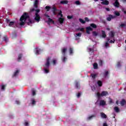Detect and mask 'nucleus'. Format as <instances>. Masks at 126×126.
<instances>
[{"label":"nucleus","mask_w":126,"mask_h":126,"mask_svg":"<svg viewBox=\"0 0 126 126\" xmlns=\"http://www.w3.org/2000/svg\"><path fill=\"white\" fill-rule=\"evenodd\" d=\"M20 25L21 26H23L25 25V23H27L28 25H30V24H32V21L31 19H30V17L28 13H24L21 18H20Z\"/></svg>","instance_id":"nucleus-1"},{"label":"nucleus","mask_w":126,"mask_h":126,"mask_svg":"<svg viewBox=\"0 0 126 126\" xmlns=\"http://www.w3.org/2000/svg\"><path fill=\"white\" fill-rule=\"evenodd\" d=\"M51 60V57H48L46 59V63L44 65V71L45 73H49V69H47L50 67V61Z\"/></svg>","instance_id":"nucleus-2"},{"label":"nucleus","mask_w":126,"mask_h":126,"mask_svg":"<svg viewBox=\"0 0 126 126\" xmlns=\"http://www.w3.org/2000/svg\"><path fill=\"white\" fill-rule=\"evenodd\" d=\"M6 23L8 24L9 27H12V26L14 25V23H15L14 21H10V20L7 19H6Z\"/></svg>","instance_id":"nucleus-3"},{"label":"nucleus","mask_w":126,"mask_h":126,"mask_svg":"<svg viewBox=\"0 0 126 126\" xmlns=\"http://www.w3.org/2000/svg\"><path fill=\"white\" fill-rule=\"evenodd\" d=\"M75 87L76 89H80V84L77 81H76L75 82Z\"/></svg>","instance_id":"nucleus-4"},{"label":"nucleus","mask_w":126,"mask_h":126,"mask_svg":"<svg viewBox=\"0 0 126 126\" xmlns=\"http://www.w3.org/2000/svg\"><path fill=\"white\" fill-rule=\"evenodd\" d=\"M113 5H114L115 7H119L120 6V3L118 0H115V2L113 3Z\"/></svg>","instance_id":"nucleus-5"},{"label":"nucleus","mask_w":126,"mask_h":126,"mask_svg":"<svg viewBox=\"0 0 126 126\" xmlns=\"http://www.w3.org/2000/svg\"><path fill=\"white\" fill-rule=\"evenodd\" d=\"M67 49L66 48H63L62 50V54L63 57H65V53H66V51Z\"/></svg>","instance_id":"nucleus-6"},{"label":"nucleus","mask_w":126,"mask_h":126,"mask_svg":"<svg viewBox=\"0 0 126 126\" xmlns=\"http://www.w3.org/2000/svg\"><path fill=\"white\" fill-rule=\"evenodd\" d=\"M120 104L121 106H124L126 104V101L125 99H122V100L120 101Z\"/></svg>","instance_id":"nucleus-7"},{"label":"nucleus","mask_w":126,"mask_h":126,"mask_svg":"<svg viewBox=\"0 0 126 126\" xmlns=\"http://www.w3.org/2000/svg\"><path fill=\"white\" fill-rule=\"evenodd\" d=\"M40 19H41V17H40V15H35V17L34 18V19L36 21H37V22H39V21H40Z\"/></svg>","instance_id":"nucleus-8"},{"label":"nucleus","mask_w":126,"mask_h":126,"mask_svg":"<svg viewBox=\"0 0 126 126\" xmlns=\"http://www.w3.org/2000/svg\"><path fill=\"white\" fill-rule=\"evenodd\" d=\"M109 35L110 38H114V37H115V32H114V31H111L109 33Z\"/></svg>","instance_id":"nucleus-9"},{"label":"nucleus","mask_w":126,"mask_h":126,"mask_svg":"<svg viewBox=\"0 0 126 126\" xmlns=\"http://www.w3.org/2000/svg\"><path fill=\"white\" fill-rule=\"evenodd\" d=\"M38 4H39V0H35L34 4V7H35V8H38Z\"/></svg>","instance_id":"nucleus-10"},{"label":"nucleus","mask_w":126,"mask_h":126,"mask_svg":"<svg viewBox=\"0 0 126 126\" xmlns=\"http://www.w3.org/2000/svg\"><path fill=\"white\" fill-rule=\"evenodd\" d=\"M60 11V10H58L57 9V8L54 7L53 8H52V11H53V14H54V15H56L57 14V12L56 11Z\"/></svg>","instance_id":"nucleus-11"},{"label":"nucleus","mask_w":126,"mask_h":126,"mask_svg":"<svg viewBox=\"0 0 126 126\" xmlns=\"http://www.w3.org/2000/svg\"><path fill=\"white\" fill-rule=\"evenodd\" d=\"M107 95H109V93L107 91H102L101 92V96H107Z\"/></svg>","instance_id":"nucleus-12"},{"label":"nucleus","mask_w":126,"mask_h":126,"mask_svg":"<svg viewBox=\"0 0 126 126\" xmlns=\"http://www.w3.org/2000/svg\"><path fill=\"white\" fill-rule=\"evenodd\" d=\"M101 4H103L104 5H109V1L107 0H105L101 2Z\"/></svg>","instance_id":"nucleus-13"},{"label":"nucleus","mask_w":126,"mask_h":126,"mask_svg":"<svg viewBox=\"0 0 126 126\" xmlns=\"http://www.w3.org/2000/svg\"><path fill=\"white\" fill-rule=\"evenodd\" d=\"M61 4H67L68 3V1L67 0H63L60 1Z\"/></svg>","instance_id":"nucleus-14"},{"label":"nucleus","mask_w":126,"mask_h":126,"mask_svg":"<svg viewBox=\"0 0 126 126\" xmlns=\"http://www.w3.org/2000/svg\"><path fill=\"white\" fill-rule=\"evenodd\" d=\"M101 33L102 38H106L107 37V35L106 34V32H105V31H101Z\"/></svg>","instance_id":"nucleus-15"},{"label":"nucleus","mask_w":126,"mask_h":126,"mask_svg":"<svg viewBox=\"0 0 126 126\" xmlns=\"http://www.w3.org/2000/svg\"><path fill=\"white\" fill-rule=\"evenodd\" d=\"M97 85H98L99 87H101L102 85H103V83L101 80H98L97 82Z\"/></svg>","instance_id":"nucleus-16"},{"label":"nucleus","mask_w":126,"mask_h":126,"mask_svg":"<svg viewBox=\"0 0 126 126\" xmlns=\"http://www.w3.org/2000/svg\"><path fill=\"white\" fill-rule=\"evenodd\" d=\"M101 117L102 119H107V115L105 113L101 112L100 113Z\"/></svg>","instance_id":"nucleus-17"},{"label":"nucleus","mask_w":126,"mask_h":126,"mask_svg":"<svg viewBox=\"0 0 126 126\" xmlns=\"http://www.w3.org/2000/svg\"><path fill=\"white\" fill-rule=\"evenodd\" d=\"M22 54H20L18 56V62H21V59L22 58Z\"/></svg>","instance_id":"nucleus-18"},{"label":"nucleus","mask_w":126,"mask_h":126,"mask_svg":"<svg viewBox=\"0 0 126 126\" xmlns=\"http://www.w3.org/2000/svg\"><path fill=\"white\" fill-rule=\"evenodd\" d=\"M58 20L60 24H63V21H64V19L63 18H59Z\"/></svg>","instance_id":"nucleus-19"},{"label":"nucleus","mask_w":126,"mask_h":126,"mask_svg":"<svg viewBox=\"0 0 126 126\" xmlns=\"http://www.w3.org/2000/svg\"><path fill=\"white\" fill-rule=\"evenodd\" d=\"M90 26L91 27H92V28H94V29H96V28H97V25H96V24L94 23L91 24Z\"/></svg>","instance_id":"nucleus-20"},{"label":"nucleus","mask_w":126,"mask_h":126,"mask_svg":"<svg viewBox=\"0 0 126 126\" xmlns=\"http://www.w3.org/2000/svg\"><path fill=\"white\" fill-rule=\"evenodd\" d=\"M100 106H105V105H106V102L103 100H100Z\"/></svg>","instance_id":"nucleus-21"},{"label":"nucleus","mask_w":126,"mask_h":126,"mask_svg":"<svg viewBox=\"0 0 126 126\" xmlns=\"http://www.w3.org/2000/svg\"><path fill=\"white\" fill-rule=\"evenodd\" d=\"M114 111L116 113H119V112H120V108H119V107L118 106H116L115 107H114Z\"/></svg>","instance_id":"nucleus-22"},{"label":"nucleus","mask_w":126,"mask_h":126,"mask_svg":"<svg viewBox=\"0 0 126 126\" xmlns=\"http://www.w3.org/2000/svg\"><path fill=\"white\" fill-rule=\"evenodd\" d=\"M3 41H4V42H5L6 43H7V42L8 41V38L7 37V36H6V35L4 36Z\"/></svg>","instance_id":"nucleus-23"},{"label":"nucleus","mask_w":126,"mask_h":126,"mask_svg":"<svg viewBox=\"0 0 126 126\" xmlns=\"http://www.w3.org/2000/svg\"><path fill=\"white\" fill-rule=\"evenodd\" d=\"M48 23H53V24H55V21H54V20H53V19H51L50 18H48Z\"/></svg>","instance_id":"nucleus-24"},{"label":"nucleus","mask_w":126,"mask_h":126,"mask_svg":"<svg viewBox=\"0 0 126 126\" xmlns=\"http://www.w3.org/2000/svg\"><path fill=\"white\" fill-rule=\"evenodd\" d=\"M31 102H32V105H36V101L35 100V99L34 98L31 99Z\"/></svg>","instance_id":"nucleus-25"},{"label":"nucleus","mask_w":126,"mask_h":126,"mask_svg":"<svg viewBox=\"0 0 126 126\" xmlns=\"http://www.w3.org/2000/svg\"><path fill=\"white\" fill-rule=\"evenodd\" d=\"M19 73V70H17L16 71L14 72V74L13 75V77H14V76H16V75H17Z\"/></svg>","instance_id":"nucleus-26"},{"label":"nucleus","mask_w":126,"mask_h":126,"mask_svg":"<svg viewBox=\"0 0 126 126\" xmlns=\"http://www.w3.org/2000/svg\"><path fill=\"white\" fill-rule=\"evenodd\" d=\"M88 51L91 54H93V53H94V49L92 48H88Z\"/></svg>","instance_id":"nucleus-27"},{"label":"nucleus","mask_w":126,"mask_h":126,"mask_svg":"<svg viewBox=\"0 0 126 126\" xmlns=\"http://www.w3.org/2000/svg\"><path fill=\"white\" fill-rule=\"evenodd\" d=\"M93 65L94 69H97V68H98V64H97V63H94Z\"/></svg>","instance_id":"nucleus-28"},{"label":"nucleus","mask_w":126,"mask_h":126,"mask_svg":"<svg viewBox=\"0 0 126 126\" xmlns=\"http://www.w3.org/2000/svg\"><path fill=\"white\" fill-rule=\"evenodd\" d=\"M86 30H88V31H93V29L91 27H88L86 28Z\"/></svg>","instance_id":"nucleus-29"},{"label":"nucleus","mask_w":126,"mask_h":126,"mask_svg":"<svg viewBox=\"0 0 126 126\" xmlns=\"http://www.w3.org/2000/svg\"><path fill=\"white\" fill-rule=\"evenodd\" d=\"M95 117H96V116H95V115H93L89 117L88 118V120H92L93 118H95Z\"/></svg>","instance_id":"nucleus-30"},{"label":"nucleus","mask_w":126,"mask_h":126,"mask_svg":"<svg viewBox=\"0 0 126 126\" xmlns=\"http://www.w3.org/2000/svg\"><path fill=\"white\" fill-rule=\"evenodd\" d=\"M98 64L99 66H102L103 65V61L99 60L98 62Z\"/></svg>","instance_id":"nucleus-31"},{"label":"nucleus","mask_w":126,"mask_h":126,"mask_svg":"<svg viewBox=\"0 0 126 126\" xmlns=\"http://www.w3.org/2000/svg\"><path fill=\"white\" fill-rule=\"evenodd\" d=\"M91 75L93 79H95V78H96V77L97 76V75L96 74H91Z\"/></svg>","instance_id":"nucleus-32"},{"label":"nucleus","mask_w":126,"mask_h":126,"mask_svg":"<svg viewBox=\"0 0 126 126\" xmlns=\"http://www.w3.org/2000/svg\"><path fill=\"white\" fill-rule=\"evenodd\" d=\"M79 20L81 23H82V24H85V21L83 20V19L80 18L79 19Z\"/></svg>","instance_id":"nucleus-33"},{"label":"nucleus","mask_w":126,"mask_h":126,"mask_svg":"<svg viewBox=\"0 0 126 126\" xmlns=\"http://www.w3.org/2000/svg\"><path fill=\"white\" fill-rule=\"evenodd\" d=\"M114 14L115 15H116V16H120L121 15V14H120V12H118V11H115L114 12Z\"/></svg>","instance_id":"nucleus-34"},{"label":"nucleus","mask_w":126,"mask_h":126,"mask_svg":"<svg viewBox=\"0 0 126 126\" xmlns=\"http://www.w3.org/2000/svg\"><path fill=\"white\" fill-rule=\"evenodd\" d=\"M111 15H108V17L107 18V21H111L112 20V17L110 16Z\"/></svg>","instance_id":"nucleus-35"},{"label":"nucleus","mask_w":126,"mask_h":126,"mask_svg":"<svg viewBox=\"0 0 126 126\" xmlns=\"http://www.w3.org/2000/svg\"><path fill=\"white\" fill-rule=\"evenodd\" d=\"M45 9L47 10V11H50V10L51 9V7L50 6H46L45 7Z\"/></svg>","instance_id":"nucleus-36"},{"label":"nucleus","mask_w":126,"mask_h":126,"mask_svg":"<svg viewBox=\"0 0 126 126\" xmlns=\"http://www.w3.org/2000/svg\"><path fill=\"white\" fill-rule=\"evenodd\" d=\"M93 36H95V37H96V36H98V33L95 31L93 32Z\"/></svg>","instance_id":"nucleus-37"},{"label":"nucleus","mask_w":126,"mask_h":126,"mask_svg":"<svg viewBox=\"0 0 126 126\" xmlns=\"http://www.w3.org/2000/svg\"><path fill=\"white\" fill-rule=\"evenodd\" d=\"M126 24H122L120 25V27L121 28H124V27H126Z\"/></svg>","instance_id":"nucleus-38"},{"label":"nucleus","mask_w":126,"mask_h":126,"mask_svg":"<svg viewBox=\"0 0 126 126\" xmlns=\"http://www.w3.org/2000/svg\"><path fill=\"white\" fill-rule=\"evenodd\" d=\"M69 53L70 55H72V54H73V49L71 48H69Z\"/></svg>","instance_id":"nucleus-39"},{"label":"nucleus","mask_w":126,"mask_h":126,"mask_svg":"<svg viewBox=\"0 0 126 126\" xmlns=\"http://www.w3.org/2000/svg\"><path fill=\"white\" fill-rule=\"evenodd\" d=\"M109 74V71H105L104 74V76L106 77Z\"/></svg>","instance_id":"nucleus-40"},{"label":"nucleus","mask_w":126,"mask_h":126,"mask_svg":"<svg viewBox=\"0 0 126 126\" xmlns=\"http://www.w3.org/2000/svg\"><path fill=\"white\" fill-rule=\"evenodd\" d=\"M32 96H35V95H36V91L32 90Z\"/></svg>","instance_id":"nucleus-41"},{"label":"nucleus","mask_w":126,"mask_h":126,"mask_svg":"<svg viewBox=\"0 0 126 126\" xmlns=\"http://www.w3.org/2000/svg\"><path fill=\"white\" fill-rule=\"evenodd\" d=\"M85 22H89V21H90V20H89V18H88V17H85Z\"/></svg>","instance_id":"nucleus-42"},{"label":"nucleus","mask_w":126,"mask_h":126,"mask_svg":"<svg viewBox=\"0 0 126 126\" xmlns=\"http://www.w3.org/2000/svg\"><path fill=\"white\" fill-rule=\"evenodd\" d=\"M52 63H53V65H56V63H57V60H53L52 61Z\"/></svg>","instance_id":"nucleus-43"},{"label":"nucleus","mask_w":126,"mask_h":126,"mask_svg":"<svg viewBox=\"0 0 126 126\" xmlns=\"http://www.w3.org/2000/svg\"><path fill=\"white\" fill-rule=\"evenodd\" d=\"M35 11H36L35 15H39L38 13H39V12L40 11V9H36Z\"/></svg>","instance_id":"nucleus-44"},{"label":"nucleus","mask_w":126,"mask_h":126,"mask_svg":"<svg viewBox=\"0 0 126 126\" xmlns=\"http://www.w3.org/2000/svg\"><path fill=\"white\" fill-rule=\"evenodd\" d=\"M117 67H120L121 66V62H118L117 63Z\"/></svg>","instance_id":"nucleus-45"},{"label":"nucleus","mask_w":126,"mask_h":126,"mask_svg":"<svg viewBox=\"0 0 126 126\" xmlns=\"http://www.w3.org/2000/svg\"><path fill=\"white\" fill-rule=\"evenodd\" d=\"M116 40L115 39H113V40H111L109 41V43H110L111 44H114Z\"/></svg>","instance_id":"nucleus-46"},{"label":"nucleus","mask_w":126,"mask_h":126,"mask_svg":"<svg viewBox=\"0 0 126 126\" xmlns=\"http://www.w3.org/2000/svg\"><path fill=\"white\" fill-rule=\"evenodd\" d=\"M97 96L98 98H100L102 96V93L100 94L99 93H97Z\"/></svg>","instance_id":"nucleus-47"},{"label":"nucleus","mask_w":126,"mask_h":126,"mask_svg":"<svg viewBox=\"0 0 126 126\" xmlns=\"http://www.w3.org/2000/svg\"><path fill=\"white\" fill-rule=\"evenodd\" d=\"M63 59L62 61L63 63H65L66 61V57H65V56H63Z\"/></svg>","instance_id":"nucleus-48"},{"label":"nucleus","mask_w":126,"mask_h":126,"mask_svg":"<svg viewBox=\"0 0 126 126\" xmlns=\"http://www.w3.org/2000/svg\"><path fill=\"white\" fill-rule=\"evenodd\" d=\"M1 89V90H5V86H4V85H2Z\"/></svg>","instance_id":"nucleus-49"},{"label":"nucleus","mask_w":126,"mask_h":126,"mask_svg":"<svg viewBox=\"0 0 126 126\" xmlns=\"http://www.w3.org/2000/svg\"><path fill=\"white\" fill-rule=\"evenodd\" d=\"M76 37H81V33L79 32L78 33H76Z\"/></svg>","instance_id":"nucleus-50"},{"label":"nucleus","mask_w":126,"mask_h":126,"mask_svg":"<svg viewBox=\"0 0 126 126\" xmlns=\"http://www.w3.org/2000/svg\"><path fill=\"white\" fill-rule=\"evenodd\" d=\"M73 18V17L72 16L68 15V16H67V18L68 19H72V18Z\"/></svg>","instance_id":"nucleus-51"},{"label":"nucleus","mask_w":126,"mask_h":126,"mask_svg":"<svg viewBox=\"0 0 126 126\" xmlns=\"http://www.w3.org/2000/svg\"><path fill=\"white\" fill-rule=\"evenodd\" d=\"M105 46L106 48H108V47H109V42H106L105 44Z\"/></svg>","instance_id":"nucleus-52"},{"label":"nucleus","mask_w":126,"mask_h":126,"mask_svg":"<svg viewBox=\"0 0 126 126\" xmlns=\"http://www.w3.org/2000/svg\"><path fill=\"white\" fill-rule=\"evenodd\" d=\"M78 30H80V31H81V32H83V31H84V29L82 28L80 29H78Z\"/></svg>","instance_id":"nucleus-53"},{"label":"nucleus","mask_w":126,"mask_h":126,"mask_svg":"<svg viewBox=\"0 0 126 126\" xmlns=\"http://www.w3.org/2000/svg\"><path fill=\"white\" fill-rule=\"evenodd\" d=\"M75 3L77 5H79V4H80V2H79V1H78V0H77V1H75Z\"/></svg>","instance_id":"nucleus-54"},{"label":"nucleus","mask_w":126,"mask_h":126,"mask_svg":"<svg viewBox=\"0 0 126 126\" xmlns=\"http://www.w3.org/2000/svg\"><path fill=\"white\" fill-rule=\"evenodd\" d=\"M81 95V94H80V93H79L77 95V97L78 98H79L80 97V96Z\"/></svg>","instance_id":"nucleus-55"},{"label":"nucleus","mask_w":126,"mask_h":126,"mask_svg":"<svg viewBox=\"0 0 126 126\" xmlns=\"http://www.w3.org/2000/svg\"><path fill=\"white\" fill-rule=\"evenodd\" d=\"M112 19H114V18H116V16H113V15H110Z\"/></svg>","instance_id":"nucleus-56"},{"label":"nucleus","mask_w":126,"mask_h":126,"mask_svg":"<svg viewBox=\"0 0 126 126\" xmlns=\"http://www.w3.org/2000/svg\"><path fill=\"white\" fill-rule=\"evenodd\" d=\"M39 52H40V50H36V53H35L36 55H39Z\"/></svg>","instance_id":"nucleus-57"},{"label":"nucleus","mask_w":126,"mask_h":126,"mask_svg":"<svg viewBox=\"0 0 126 126\" xmlns=\"http://www.w3.org/2000/svg\"><path fill=\"white\" fill-rule=\"evenodd\" d=\"M28 125H29V123H28V122H26L25 123V126H28Z\"/></svg>","instance_id":"nucleus-58"},{"label":"nucleus","mask_w":126,"mask_h":126,"mask_svg":"<svg viewBox=\"0 0 126 126\" xmlns=\"http://www.w3.org/2000/svg\"><path fill=\"white\" fill-rule=\"evenodd\" d=\"M16 103L17 104V105H19V104H20V102H19L18 100H16Z\"/></svg>","instance_id":"nucleus-59"},{"label":"nucleus","mask_w":126,"mask_h":126,"mask_svg":"<svg viewBox=\"0 0 126 126\" xmlns=\"http://www.w3.org/2000/svg\"><path fill=\"white\" fill-rule=\"evenodd\" d=\"M105 9H106V10H107V11H110V8H109L106 7V8H105Z\"/></svg>","instance_id":"nucleus-60"},{"label":"nucleus","mask_w":126,"mask_h":126,"mask_svg":"<svg viewBox=\"0 0 126 126\" xmlns=\"http://www.w3.org/2000/svg\"><path fill=\"white\" fill-rule=\"evenodd\" d=\"M80 38L79 37H77V36H76V38H75V40L76 41H78V40H79Z\"/></svg>","instance_id":"nucleus-61"},{"label":"nucleus","mask_w":126,"mask_h":126,"mask_svg":"<svg viewBox=\"0 0 126 126\" xmlns=\"http://www.w3.org/2000/svg\"><path fill=\"white\" fill-rule=\"evenodd\" d=\"M86 32L87 34H90V31L88 30H86Z\"/></svg>","instance_id":"nucleus-62"},{"label":"nucleus","mask_w":126,"mask_h":126,"mask_svg":"<svg viewBox=\"0 0 126 126\" xmlns=\"http://www.w3.org/2000/svg\"><path fill=\"white\" fill-rule=\"evenodd\" d=\"M103 126H108V125L107 124V123H103Z\"/></svg>","instance_id":"nucleus-63"},{"label":"nucleus","mask_w":126,"mask_h":126,"mask_svg":"<svg viewBox=\"0 0 126 126\" xmlns=\"http://www.w3.org/2000/svg\"><path fill=\"white\" fill-rule=\"evenodd\" d=\"M44 16H45L46 17H50V16H49V15L46 14H45L44 15Z\"/></svg>","instance_id":"nucleus-64"}]
</instances>
